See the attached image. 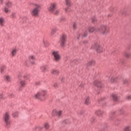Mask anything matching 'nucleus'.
Segmentation results:
<instances>
[{
	"label": "nucleus",
	"instance_id": "obj_1",
	"mask_svg": "<svg viewBox=\"0 0 131 131\" xmlns=\"http://www.w3.org/2000/svg\"><path fill=\"white\" fill-rule=\"evenodd\" d=\"M35 99L40 100V101H45L48 97V91L43 90L41 92L37 93L33 96Z\"/></svg>",
	"mask_w": 131,
	"mask_h": 131
},
{
	"label": "nucleus",
	"instance_id": "obj_2",
	"mask_svg": "<svg viewBox=\"0 0 131 131\" xmlns=\"http://www.w3.org/2000/svg\"><path fill=\"white\" fill-rule=\"evenodd\" d=\"M10 119H11L10 114L6 112L4 115V117H3V121L5 124L6 127H9V126L11 125V121H10Z\"/></svg>",
	"mask_w": 131,
	"mask_h": 131
},
{
	"label": "nucleus",
	"instance_id": "obj_3",
	"mask_svg": "<svg viewBox=\"0 0 131 131\" xmlns=\"http://www.w3.org/2000/svg\"><path fill=\"white\" fill-rule=\"evenodd\" d=\"M97 32L100 33V34H103V35H106L108 34L109 31L106 26L102 25L100 27L96 30Z\"/></svg>",
	"mask_w": 131,
	"mask_h": 131
},
{
	"label": "nucleus",
	"instance_id": "obj_4",
	"mask_svg": "<svg viewBox=\"0 0 131 131\" xmlns=\"http://www.w3.org/2000/svg\"><path fill=\"white\" fill-rule=\"evenodd\" d=\"M119 80H122L123 81V84H127L128 83V79L126 78H123L121 77V78H115L114 77H112L110 78V81L111 83H113L114 82H117L119 81Z\"/></svg>",
	"mask_w": 131,
	"mask_h": 131
},
{
	"label": "nucleus",
	"instance_id": "obj_5",
	"mask_svg": "<svg viewBox=\"0 0 131 131\" xmlns=\"http://www.w3.org/2000/svg\"><path fill=\"white\" fill-rule=\"evenodd\" d=\"M40 6L36 4L35 7L33 8V10L31 12L32 16H34V17H38L39 16V11H40Z\"/></svg>",
	"mask_w": 131,
	"mask_h": 131
},
{
	"label": "nucleus",
	"instance_id": "obj_6",
	"mask_svg": "<svg viewBox=\"0 0 131 131\" xmlns=\"http://www.w3.org/2000/svg\"><path fill=\"white\" fill-rule=\"evenodd\" d=\"M66 41H67V36L63 34L60 38L59 41L61 47H65L66 46Z\"/></svg>",
	"mask_w": 131,
	"mask_h": 131
},
{
	"label": "nucleus",
	"instance_id": "obj_7",
	"mask_svg": "<svg viewBox=\"0 0 131 131\" xmlns=\"http://www.w3.org/2000/svg\"><path fill=\"white\" fill-rule=\"evenodd\" d=\"M52 55L54 57V60L56 62H59L61 60V55L59 54L58 51H53Z\"/></svg>",
	"mask_w": 131,
	"mask_h": 131
},
{
	"label": "nucleus",
	"instance_id": "obj_8",
	"mask_svg": "<svg viewBox=\"0 0 131 131\" xmlns=\"http://www.w3.org/2000/svg\"><path fill=\"white\" fill-rule=\"evenodd\" d=\"M93 49H96L97 53H102L103 52V48L101 47L99 43H96L94 46H92Z\"/></svg>",
	"mask_w": 131,
	"mask_h": 131
},
{
	"label": "nucleus",
	"instance_id": "obj_9",
	"mask_svg": "<svg viewBox=\"0 0 131 131\" xmlns=\"http://www.w3.org/2000/svg\"><path fill=\"white\" fill-rule=\"evenodd\" d=\"M55 10H57V4L56 3H52L49 7V11L51 13H54Z\"/></svg>",
	"mask_w": 131,
	"mask_h": 131
},
{
	"label": "nucleus",
	"instance_id": "obj_10",
	"mask_svg": "<svg viewBox=\"0 0 131 131\" xmlns=\"http://www.w3.org/2000/svg\"><path fill=\"white\" fill-rule=\"evenodd\" d=\"M52 115L53 116H59V117H60V116L62 115V111H59L58 112L57 110H54L52 111Z\"/></svg>",
	"mask_w": 131,
	"mask_h": 131
},
{
	"label": "nucleus",
	"instance_id": "obj_11",
	"mask_svg": "<svg viewBox=\"0 0 131 131\" xmlns=\"http://www.w3.org/2000/svg\"><path fill=\"white\" fill-rule=\"evenodd\" d=\"M111 97L115 102H117L119 100V96L117 94H112Z\"/></svg>",
	"mask_w": 131,
	"mask_h": 131
},
{
	"label": "nucleus",
	"instance_id": "obj_12",
	"mask_svg": "<svg viewBox=\"0 0 131 131\" xmlns=\"http://www.w3.org/2000/svg\"><path fill=\"white\" fill-rule=\"evenodd\" d=\"M95 85L98 88V89L101 90V89H102V86H103V84L102 83V82H97L95 83Z\"/></svg>",
	"mask_w": 131,
	"mask_h": 131
},
{
	"label": "nucleus",
	"instance_id": "obj_13",
	"mask_svg": "<svg viewBox=\"0 0 131 131\" xmlns=\"http://www.w3.org/2000/svg\"><path fill=\"white\" fill-rule=\"evenodd\" d=\"M95 64H96L95 60H92L88 63L87 66L89 67H92V66H95Z\"/></svg>",
	"mask_w": 131,
	"mask_h": 131
},
{
	"label": "nucleus",
	"instance_id": "obj_14",
	"mask_svg": "<svg viewBox=\"0 0 131 131\" xmlns=\"http://www.w3.org/2000/svg\"><path fill=\"white\" fill-rule=\"evenodd\" d=\"M103 113H104V112L100 110H98L95 112V114L98 115V116H102V114H103Z\"/></svg>",
	"mask_w": 131,
	"mask_h": 131
},
{
	"label": "nucleus",
	"instance_id": "obj_15",
	"mask_svg": "<svg viewBox=\"0 0 131 131\" xmlns=\"http://www.w3.org/2000/svg\"><path fill=\"white\" fill-rule=\"evenodd\" d=\"M42 130V127L40 126L34 127L33 128V131H41Z\"/></svg>",
	"mask_w": 131,
	"mask_h": 131
},
{
	"label": "nucleus",
	"instance_id": "obj_16",
	"mask_svg": "<svg viewBox=\"0 0 131 131\" xmlns=\"http://www.w3.org/2000/svg\"><path fill=\"white\" fill-rule=\"evenodd\" d=\"M19 82L21 88H24L26 85V82L25 80H20Z\"/></svg>",
	"mask_w": 131,
	"mask_h": 131
},
{
	"label": "nucleus",
	"instance_id": "obj_17",
	"mask_svg": "<svg viewBox=\"0 0 131 131\" xmlns=\"http://www.w3.org/2000/svg\"><path fill=\"white\" fill-rule=\"evenodd\" d=\"M4 11L5 13H7L8 14H10V13H11V10L7 6L5 7Z\"/></svg>",
	"mask_w": 131,
	"mask_h": 131
},
{
	"label": "nucleus",
	"instance_id": "obj_18",
	"mask_svg": "<svg viewBox=\"0 0 131 131\" xmlns=\"http://www.w3.org/2000/svg\"><path fill=\"white\" fill-rule=\"evenodd\" d=\"M123 131H131V126H126L123 128Z\"/></svg>",
	"mask_w": 131,
	"mask_h": 131
},
{
	"label": "nucleus",
	"instance_id": "obj_19",
	"mask_svg": "<svg viewBox=\"0 0 131 131\" xmlns=\"http://www.w3.org/2000/svg\"><path fill=\"white\" fill-rule=\"evenodd\" d=\"M6 69H7V68L6 67V66L2 67L1 69V74H4V73L6 72Z\"/></svg>",
	"mask_w": 131,
	"mask_h": 131
},
{
	"label": "nucleus",
	"instance_id": "obj_20",
	"mask_svg": "<svg viewBox=\"0 0 131 131\" xmlns=\"http://www.w3.org/2000/svg\"><path fill=\"white\" fill-rule=\"evenodd\" d=\"M105 98H102L99 101H98L99 104H103V105H106V103H105Z\"/></svg>",
	"mask_w": 131,
	"mask_h": 131
},
{
	"label": "nucleus",
	"instance_id": "obj_21",
	"mask_svg": "<svg viewBox=\"0 0 131 131\" xmlns=\"http://www.w3.org/2000/svg\"><path fill=\"white\" fill-rule=\"evenodd\" d=\"M50 124H49V123H45L44 124V127L45 129H46L47 130L50 128Z\"/></svg>",
	"mask_w": 131,
	"mask_h": 131
},
{
	"label": "nucleus",
	"instance_id": "obj_22",
	"mask_svg": "<svg viewBox=\"0 0 131 131\" xmlns=\"http://www.w3.org/2000/svg\"><path fill=\"white\" fill-rule=\"evenodd\" d=\"M85 105H90L91 104V101H90V97H88L85 100Z\"/></svg>",
	"mask_w": 131,
	"mask_h": 131
},
{
	"label": "nucleus",
	"instance_id": "obj_23",
	"mask_svg": "<svg viewBox=\"0 0 131 131\" xmlns=\"http://www.w3.org/2000/svg\"><path fill=\"white\" fill-rule=\"evenodd\" d=\"M66 3V5L68 7H71L72 4H71V2H70V0H65Z\"/></svg>",
	"mask_w": 131,
	"mask_h": 131
},
{
	"label": "nucleus",
	"instance_id": "obj_24",
	"mask_svg": "<svg viewBox=\"0 0 131 131\" xmlns=\"http://www.w3.org/2000/svg\"><path fill=\"white\" fill-rule=\"evenodd\" d=\"M4 22H5V18L4 17L0 18V24L1 26H4Z\"/></svg>",
	"mask_w": 131,
	"mask_h": 131
},
{
	"label": "nucleus",
	"instance_id": "obj_25",
	"mask_svg": "<svg viewBox=\"0 0 131 131\" xmlns=\"http://www.w3.org/2000/svg\"><path fill=\"white\" fill-rule=\"evenodd\" d=\"M95 27H91L89 28V31L90 33H93V32H94V31H95Z\"/></svg>",
	"mask_w": 131,
	"mask_h": 131
},
{
	"label": "nucleus",
	"instance_id": "obj_26",
	"mask_svg": "<svg viewBox=\"0 0 131 131\" xmlns=\"http://www.w3.org/2000/svg\"><path fill=\"white\" fill-rule=\"evenodd\" d=\"M52 13L55 16H58V15H59V14H60V10H57L55 11H54V12H52Z\"/></svg>",
	"mask_w": 131,
	"mask_h": 131
},
{
	"label": "nucleus",
	"instance_id": "obj_27",
	"mask_svg": "<svg viewBox=\"0 0 131 131\" xmlns=\"http://www.w3.org/2000/svg\"><path fill=\"white\" fill-rule=\"evenodd\" d=\"M12 2H8L7 4H6V7L7 8H12Z\"/></svg>",
	"mask_w": 131,
	"mask_h": 131
},
{
	"label": "nucleus",
	"instance_id": "obj_28",
	"mask_svg": "<svg viewBox=\"0 0 131 131\" xmlns=\"http://www.w3.org/2000/svg\"><path fill=\"white\" fill-rule=\"evenodd\" d=\"M58 30H59V29H58V28H57L52 29L51 34L54 35V34L56 33V32H57V31H58Z\"/></svg>",
	"mask_w": 131,
	"mask_h": 131
},
{
	"label": "nucleus",
	"instance_id": "obj_29",
	"mask_svg": "<svg viewBox=\"0 0 131 131\" xmlns=\"http://www.w3.org/2000/svg\"><path fill=\"white\" fill-rule=\"evenodd\" d=\"M12 55L13 57H15L17 55V50L16 49L13 50L11 52Z\"/></svg>",
	"mask_w": 131,
	"mask_h": 131
},
{
	"label": "nucleus",
	"instance_id": "obj_30",
	"mask_svg": "<svg viewBox=\"0 0 131 131\" xmlns=\"http://www.w3.org/2000/svg\"><path fill=\"white\" fill-rule=\"evenodd\" d=\"M24 78L25 79H27V80H28V79H29V78H30V76L27 74H26L24 76Z\"/></svg>",
	"mask_w": 131,
	"mask_h": 131
},
{
	"label": "nucleus",
	"instance_id": "obj_31",
	"mask_svg": "<svg viewBox=\"0 0 131 131\" xmlns=\"http://www.w3.org/2000/svg\"><path fill=\"white\" fill-rule=\"evenodd\" d=\"M78 85L79 88H80V89H83L84 88V83H80L79 84V83H78Z\"/></svg>",
	"mask_w": 131,
	"mask_h": 131
},
{
	"label": "nucleus",
	"instance_id": "obj_32",
	"mask_svg": "<svg viewBox=\"0 0 131 131\" xmlns=\"http://www.w3.org/2000/svg\"><path fill=\"white\" fill-rule=\"evenodd\" d=\"M41 69L43 72H46L47 71V66H43L41 67Z\"/></svg>",
	"mask_w": 131,
	"mask_h": 131
},
{
	"label": "nucleus",
	"instance_id": "obj_33",
	"mask_svg": "<svg viewBox=\"0 0 131 131\" xmlns=\"http://www.w3.org/2000/svg\"><path fill=\"white\" fill-rule=\"evenodd\" d=\"M68 123H70V121H69V119L65 120L62 121V124H68Z\"/></svg>",
	"mask_w": 131,
	"mask_h": 131
},
{
	"label": "nucleus",
	"instance_id": "obj_34",
	"mask_svg": "<svg viewBox=\"0 0 131 131\" xmlns=\"http://www.w3.org/2000/svg\"><path fill=\"white\" fill-rule=\"evenodd\" d=\"M52 73L54 75H58V74H59V71L54 70L53 71Z\"/></svg>",
	"mask_w": 131,
	"mask_h": 131
},
{
	"label": "nucleus",
	"instance_id": "obj_35",
	"mask_svg": "<svg viewBox=\"0 0 131 131\" xmlns=\"http://www.w3.org/2000/svg\"><path fill=\"white\" fill-rule=\"evenodd\" d=\"M6 99V96L3 94H0V100H5Z\"/></svg>",
	"mask_w": 131,
	"mask_h": 131
},
{
	"label": "nucleus",
	"instance_id": "obj_36",
	"mask_svg": "<svg viewBox=\"0 0 131 131\" xmlns=\"http://www.w3.org/2000/svg\"><path fill=\"white\" fill-rule=\"evenodd\" d=\"M11 18L14 19V18H17V15H16V13L15 12H12L11 15Z\"/></svg>",
	"mask_w": 131,
	"mask_h": 131
},
{
	"label": "nucleus",
	"instance_id": "obj_37",
	"mask_svg": "<svg viewBox=\"0 0 131 131\" xmlns=\"http://www.w3.org/2000/svg\"><path fill=\"white\" fill-rule=\"evenodd\" d=\"M13 117H17V116H19V113L18 112H16L15 113H14L13 114H12Z\"/></svg>",
	"mask_w": 131,
	"mask_h": 131
},
{
	"label": "nucleus",
	"instance_id": "obj_38",
	"mask_svg": "<svg viewBox=\"0 0 131 131\" xmlns=\"http://www.w3.org/2000/svg\"><path fill=\"white\" fill-rule=\"evenodd\" d=\"M23 21L25 22V23H28V22H29V19H28L27 17H25L23 19Z\"/></svg>",
	"mask_w": 131,
	"mask_h": 131
},
{
	"label": "nucleus",
	"instance_id": "obj_39",
	"mask_svg": "<svg viewBox=\"0 0 131 131\" xmlns=\"http://www.w3.org/2000/svg\"><path fill=\"white\" fill-rule=\"evenodd\" d=\"M82 43H83V45H84V46H86V45H88V43H89V41L88 40H84L82 42Z\"/></svg>",
	"mask_w": 131,
	"mask_h": 131
},
{
	"label": "nucleus",
	"instance_id": "obj_40",
	"mask_svg": "<svg viewBox=\"0 0 131 131\" xmlns=\"http://www.w3.org/2000/svg\"><path fill=\"white\" fill-rule=\"evenodd\" d=\"M29 59H31L32 60H35V56H34V55H31L29 56Z\"/></svg>",
	"mask_w": 131,
	"mask_h": 131
},
{
	"label": "nucleus",
	"instance_id": "obj_41",
	"mask_svg": "<svg viewBox=\"0 0 131 131\" xmlns=\"http://www.w3.org/2000/svg\"><path fill=\"white\" fill-rule=\"evenodd\" d=\"M125 56L126 57V58H129V57H130V53H125Z\"/></svg>",
	"mask_w": 131,
	"mask_h": 131
},
{
	"label": "nucleus",
	"instance_id": "obj_42",
	"mask_svg": "<svg viewBox=\"0 0 131 131\" xmlns=\"http://www.w3.org/2000/svg\"><path fill=\"white\" fill-rule=\"evenodd\" d=\"M6 79L7 81H8V82L11 81V78H10V77L8 76L6 77Z\"/></svg>",
	"mask_w": 131,
	"mask_h": 131
},
{
	"label": "nucleus",
	"instance_id": "obj_43",
	"mask_svg": "<svg viewBox=\"0 0 131 131\" xmlns=\"http://www.w3.org/2000/svg\"><path fill=\"white\" fill-rule=\"evenodd\" d=\"M126 100L128 101H130L131 100V95H128L126 97Z\"/></svg>",
	"mask_w": 131,
	"mask_h": 131
},
{
	"label": "nucleus",
	"instance_id": "obj_44",
	"mask_svg": "<svg viewBox=\"0 0 131 131\" xmlns=\"http://www.w3.org/2000/svg\"><path fill=\"white\" fill-rule=\"evenodd\" d=\"M92 22L93 23H95V22H97V18L95 17L92 18Z\"/></svg>",
	"mask_w": 131,
	"mask_h": 131
},
{
	"label": "nucleus",
	"instance_id": "obj_45",
	"mask_svg": "<svg viewBox=\"0 0 131 131\" xmlns=\"http://www.w3.org/2000/svg\"><path fill=\"white\" fill-rule=\"evenodd\" d=\"M65 11L66 12V13L68 12H70V8H69V7H67L66 8H65Z\"/></svg>",
	"mask_w": 131,
	"mask_h": 131
},
{
	"label": "nucleus",
	"instance_id": "obj_46",
	"mask_svg": "<svg viewBox=\"0 0 131 131\" xmlns=\"http://www.w3.org/2000/svg\"><path fill=\"white\" fill-rule=\"evenodd\" d=\"M53 86H54V88H55V89H57V88L58 87V83H54Z\"/></svg>",
	"mask_w": 131,
	"mask_h": 131
},
{
	"label": "nucleus",
	"instance_id": "obj_47",
	"mask_svg": "<svg viewBox=\"0 0 131 131\" xmlns=\"http://www.w3.org/2000/svg\"><path fill=\"white\" fill-rule=\"evenodd\" d=\"M83 37H86L88 36V33L87 32H85L84 35H83Z\"/></svg>",
	"mask_w": 131,
	"mask_h": 131
},
{
	"label": "nucleus",
	"instance_id": "obj_48",
	"mask_svg": "<svg viewBox=\"0 0 131 131\" xmlns=\"http://www.w3.org/2000/svg\"><path fill=\"white\" fill-rule=\"evenodd\" d=\"M64 17H61V18H60V19H59V21H60V22H62V20H64Z\"/></svg>",
	"mask_w": 131,
	"mask_h": 131
},
{
	"label": "nucleus",
	"instance_id": "obj_49",
	"mask_svg": "<svg viewBox=\"0 0 131 131\" xmlns=\"http://www.w3.org/2000/svg\"><path fill=\"white\" fill-rule=\"evenodd\" d=\"M61 82H65V78H62L61 79Z\"/></svg>",
	"mask_w": 131,
	"mask_h": 131
},
{
	"label": "nucleus",
	"instance_id": "obj_50",
	"mask_svg": "<svg viewBox=\"0 0 131 131\" xmlns=\"http://www.w3.org/2000/svg\"><path fill=\"white\" fill-rule=\"evenodd\" d=\"M73 28L74 29H76V25H75V24H74L73 25Z\"/></svg>",
	"mask_w": 131,
	"mask_h": 131
},
{
	"label": "nucleus",
	"instance_id": "obj_51",
	"mask_svg": "<svg viewBox=\"0 0 131 131\" xmlns=\"http://www.w3.org/2000/svg\"><path fill=\"white\" fill-rule=\"evenodd\" d=\"M95 120V118H93V119H92L91 120V122H92V123H93V122H94V121Z\"/></svg>",
	"mask_w": 131,
	"mask_h": 131
},
{
	"label": "nucleus",
	"instance_id": "obj_52",
	"mask_svg": "<svg viewBox=\"0 0 131 131\" xmlns=\"http://www.w3.org/2000/svg\"><path fill=\"white\" fill-rule=\"evenodd\" d=\"M120 113H123V110H120Z\"/></svg>",
	"mask_w": 131,
	"mask_h": 131
},
{
	"label": "nucleus",
	"instance_id": "obj_53",
	"mask_svg": "<svg viewBox=\"0 0 131 131\" xmlns=\"http://www.w3.org/2000/svg\"><path fill=\"white\" fill-rule=\"evenodd\" d=\"M79 38H80V35H79V36L77 37V39H78V40H79Z\"/></svg>",
	"mask_w": 131,
	"mask_h": 131
},
{
	"label": "nucleus",
	"instance_id": "obj_54",
	"mask_svg": "<svg viewBox=\"0 0 131 131\" xmlns=\"http://www.w3.org/2000/svg\"><path fill=\"white\" fill-rule=\"evenodd\" d=\"M114 114H115V112H113L111 113L112 115H114Z\"/></svg>",
	"mask_w": 131,
	"mask_h": 131
},
{
	"label": "nucleus",
	"instance_id": "obj_55",
	"mask_svg": "<svg viewBox=\"0 0 131 131\" xmlns=\"http://www.w3.org/2000/svg\"><path fill=\"white\" fill-rule=\"evenodd\" d=\"M3 2H4V0H0L1 4H3Z\"/></svg>",
	"mask_w": 131,
	"mask_h": 131
},
{
	"label": "nucleus",
	"instance_id": "obj_56",
	"mask_svg": "<svg viewBox=\"0 0 131 131\" xmlns=\"http://www.w3.org/2000/svg\"><path fill=\"white\" fill-rule=\"evenodd\" d=\"M40 83L38 82V83H36V84L37 85H39Z\"/></svg>",
	"mask_w": 131,
	"mask_h": 131
},
{
	"label": "nucleus",
	"instance_id": "obj_57",
	"mask_svg": "<svg viewBox=\"0 0 131 131\" xmlns=\"http://www.w3.org/2000/svg\"><path fill=\"white\" fill-rule=\"evenodd\" d=\"M32 64H34V62H32Z\"/></svg>",
	"mask_w": 131,
	"mask_h": 131
},
{
	"label": "nucleus",
	"instance_id": "obj_58",
	"mask_svg": "<svg viewBox=\"0 0 131 131\" xmlns=\"http://www.w3.org/2000/svg\"><path fill=\"white\" fill-rule=\"evenodd\" d=\"M112 54H113V52H112Z\"/></svg>",
	"mask_w": 131,
	"mask_h": 131
},
{
	"label": "nucleus",
	"instance_id": "obj_59",
	"mask_svg": "<svg viewBox=\"0 0 131 131\" xmlns=\"http://www.w3.org/2000/svg\"><path fill=\"white\" fill-rule=\"evenodd\" d=\"M39 1H43V0H39Z\"/></svg>",
	"mask_w": 131,
	"mask_h": 131
}]
</instances>
